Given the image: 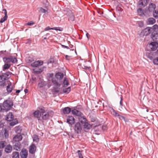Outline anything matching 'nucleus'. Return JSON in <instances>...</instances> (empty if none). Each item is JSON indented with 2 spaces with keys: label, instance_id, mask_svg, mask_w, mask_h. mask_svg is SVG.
Here are the masks:
<instances>
[{
  "label": "nucleus",
  "instance_id": "nucleus-37",
  "mask_svg": "<svg viewBox=\"0 0 158 158\" xmlns=\"http://www.w3.org/2000/svg\"><path fill=\"white\" fill-rule=\"evenodd\" d=\"M45 85V83L44 81H41L38 84V87L39 88H41Z\"/></svg>",
  "mask_w": 158,
  "mask_h": 158
},
{
  "label": "nucleus",
  "instance_id": "nucleus-44",
  "mask_svg": "<svg viewBox=\"0 0 158 158\" xmlns=\"http://www.w3.org/2000/svg\"><path fill=\"white\" fill-rule=\"evenodd\" d=\"M34 22H28L27 23H26L25 25H27L28 26H31L34 24Z\"/></svg>",
  "mask_w": 158,
  "mask_h": 158
},
{
  "label": "nucleus",
  "instance_id": "nucleus-57",
  "mask_svg": "<svg viewBox=\"0 0 158 158\" xmlns=\"http://www.w3.org/2000/svg\"><path fill=\"white\" fill-rule=\"evenodd\" d=\"M6 52V51H1L0 52L2 54H4V52Z\"/></svg>",
  "mask_w": 158,
  "mask_h": 158
},
{
  "label": "nucleus",
  "instance_id": "nucleus-24",
  "mask_svg": "<svg viewBox=\"0 0 158 158\" xmlns=\"http://www.w3.org/2000/svg\"><path fill=\"white\" fill-rule=\"evenodd\" d=\"M13 90L12 86L11 85V83L10 82L9 84H8V85L6 87V90L8 94L10 93Z\"/></svg>",
  "mask_w": 158,
  "mask_h": 158
},
{
  "label": "nucleus",
  "instance_id": "nucleus-47",
  "mask_svg": "<svg viewBox=\"0 0 158 158\" xmlns=\"http://www.w3.org/2000/svg\"><path fill=\"white\" fill-rule=\"evenodd\" d=\"M82 68L83 69H89L90 67H89L85 65H83V66L82 67Z\"/></svg>",
  "mask_w": 158,
  "mask_h": 158
},
{
  "label": "nucleus",
  "instance_id": "nucleus-46",
  "mask_svg": "<svg viewBox=\"0 0 158 158\" xmlns=\"http://www.w3.org/2000/svg\"><path fill=\"white\" fill-rule=\"evenodd\" d=\"M118 117L121 120H125V118L122 115H119L118 116Z\"/></svg>",
  "mask_w": 158,
  "mask_h": 158
},
{
  "label": "nucleus",
  "instance_id": "nucleus-4",
  "mask_svg": "<svg viewBox=\"0 0 158 158\" xmlns=\"http://www.w3.org/2000/svg\"><path fill=\"white\" fill-rule=\"evenodd\" d=\"M11 73L9 72H6L0 75V86L4 87L6 84V81L8 80L10 77Z\"/></svg>",
  "mask_w": 158,
  "mask_h": 158
},
{
  "label": "nucleus",
  "instance_id": "nucleus-28",
  "mask_svg": "<svg viewBox=\"0 0 158 158\" xmlns=\"http://www.w3.org/2000/svg\"><path fill=\"white\" fill-rule=\"evenodd\" d=\"M39 11L40 12H41L43 13H48V9L46 8V9H44L42 7H40L39 8Z\"/></svg>",
  "mask_w": 158,
  "mask_h": 158
},
{
  "label": "nucleus",
  "instance_id": "nucleus-39",
  "mask_svg": "<svg viewBox=\"0 0 158 158\" xmlns=\"http://www.w3.org/2000/svg\"><path fill=\"white\" fill-rule=\"evenodd\" d=\"M112 110L113 111V115L115 117H118L119 114L113 109H112Z\"/></svg>",
  "mask_w": 158,
  "mask_h": 158
},
{
  "label": "nucleus",
  "instance_id": "nucleus-49",
  "mask_svg": "<svg viewBox=\"0 0 158 158\" xmlns=\"http://www.w3.org/2000/svg\"><path fill=\"white\" fill-rule=\"evenodd\" d=\"M27 60L29 62H31L33 60L32 58L30 57H28L27 59Z\"/></svg>",
  "mask_w": 158,
  "mask_h": 158
},
{
  "label": "nucleus",
  "instance_id": "nucleus-54",
  "mask_svg": "<svg viewBox=\"0 0 158 158\" xmlns=\"http://www.w3.org/2000/svg\"><path fill=\"white\" fill-rule=\"evenodd\" d=\"M2 110H5L4 108L3 107V106H0V111H2Z\"/></svg>",
  "mask_w": 158,
  "mask_h": 158
},
{
  "label": "nucleus",
  "instance_id": "nucleus-1",
  "mask_svg": "<svg viewBox=\"0 0 158 158\" xmlns=\"http://www.w3.org/2000/svg\"><path fill=\"white\" fill-rule=\"evenodd\" d=\"M64 76L63 73L59 72L56 74L55 77L52 78V82L55 85L53 88V92L56 93H58L59 92L60 87L62 84Z\"/></svg>",
  "mask_w": 158,
  "mask_h": 158
},
{
  "label": "nucleus",
  "instance_id": "nucleus-60",
  "mask_svg": "<svg viewBox=\"0 0 158 158\" xmlns=\"http://www.w3.org/2000/svg\"><path fill=\"white\" fill-rule=\"evenodd\" d=\"M2 150H0V157L2 156Z\"/></svg>",
  "mask_w": 158,
  "mask_h": 158
},
{
  "label": "nucleus",
  "instance_id": "nucleus-58",
  "mask_svg": "<svg viewBox=\"0 0 158 158\" xmlns=\"http://www.w3.org/2000/svg\"><path fill=\"white\" fill-rule=\"evenodd\" d=\"M24 91L25 93H27L28 92V90L27 89H25L24 90Z\"/></svg>",
  "mask_w": 158,
  "mask_h": 158
},
{
  "label": "nucleus",
  "instance_id": "nucleus-8",
  "mask_svg": "<svg viewBox=\"0 0 158 158\" xmlns=\"http://www.w3.org/2000/svg\"><path fill=\"white\" fill-rule=\"evenodd\" d=\"M150 0H139L138 2L139 6L140 7H144L147 6Z\"/></svg>",
  "mask_w": 158,
  "mask_h": 158
},
{
  "label": "nucleus",
  "instance_id": "nucleus-23",
  "mask_svg": "<svg viewBox=\"0 0 158 158\" xmlns=\"http://www.w3.org/2000/svg\"><path fill=\"white\" fill-rule=\"evenodd\" d=\"M12 149V147L10 145H8L6 147L5 151L7 153L10 152Z\"/></svg>",
  "mask_w": 158,
  "mask_h": 158
},
{
  "label": "nucleus",
  "instance_id": "nucleus-34",
  "mask_svg": "<svg viewBox=\"0 0 158 158\" xmlns=\"http://www.w3.org/2000/svg\"><path fill=\"white\" fill-rule=\"evenodd\" d=\"M39 113H40V110L35 111L34 113V117L37 118L40 117L41 115H40Z\"/></svg>",
  "mask_w": 158,
  "mask_h": 158
},
{
  "label": "nucleus",
  "instance_id": "nucleus-59",
  "mask_svg": "<svg viewBox=\"0 0 158 158\" xmlns=\"http://www.w3.org/2000/svg\"><path fill=\"white\" fill-rule=\"evenodd\" d=\"M21 90H17L16 91V93H19L20 91Z\"/></svg>",
  "mask_w": 158,
  "mask_h": 158
},
{
  "label": "nucleus",
  "instance_id": "nucleus-21",
  "mask_svg": "<svg viewBox=\"0 0 158 158\" xmlns=\"http://www.w3.org/2000/svg\"><path fill=\"white\" fill-rule=\"evenodd\" d=\"M63 87H66L68 86L69 84V82L67 78L64 77L63 80Z\"/></svg>",
  "mask_w": 158,
  "mask_h": 158
},
{
  "label": "nucleus",
  "instance_id": "nucleus-2",
  "mask_svg": "<svg viewBox=\"0 0 158 158\" xmlns=\"http://www.w3.org/2000/svg\"><path fill=\"white\" fill-rule=\"evenodd\" d=\"M156 5L152 3H150L148 6L143 10L142 8H139L137 10V13L138 15L141 16H145L147 17L150 15L156 8Z\"/></svg>",
  "mask_w": 158,
  "mask_h": 158
},
{
  "label": "nucleus",
  "instance_id": "nucleus-31",
  "mask_svg": "<svg viewBox=\"0 0 158 158\" xmlns=\"http://www.w3.org/2000/svg\"><path fill=\"white\" fill-rule=\"evenodd\" d=\"M19 154L18 152H14L12 154L13 158H19Z\"/></svg>",
  "mask_w": 158,
  "mask_h": 158
},
{
  "label": "nucleus",
  "instance_id": "nucleus-30",
  "mask_svg": "<svg viewBox=\"0 0 158 158\" xmlns=\"http://www.w3.org/2000/svg\"><path fill=\"white\" fill-rule=\"evenodd\" d=\"M3 60L5 63L10 64V59L8 58V57H4L3 58Z\"/></svg>",
  "mask_w": 158,
  "mask_h": 158
},
{
  "label": "nucleus",
  "instance_id": "nucleus-61",
  "mask_svg": "<svg viewBox=\"0 0 158 158\" xmlns=\"http://www.w3.org/2000/svg\"><path fill=\"white\" fill-rule=\"evenodd\" d=\"M118 9V11H119V10H121V8L120 7H118V8H117V9Z\"/></svg>",
  "mask_w": 158,
  "mask_h": 158
},
{
  "label": "nucleus",
  "instance_id": "nucleus-35",
  "mask_svg": "<svg viewBox=\"0 0 158 158\" xmlns=\"http://www.w3.org/2000/svg\"><path fill=\"white\" fill-rule=\"evenodd\" d=\"M33 140L34 142H37L39 141V138L38 135H35L33 137Z\"/></svg>",
  "mask_w": 158,
  "mask_h": 158
},
{
  "label": "nucleus",
  "instance_id": "nucleus-11",
  "mask_svg": "<svg viewBox=\"0 0 158 158\" xmlns=\"http://www.w3.org/2000/svg\"><path fill=\"white\" fill-rule=\"evenodd\" d=\"M151 38L152 40L157 42L158 41V33L156 31H153L151 35Z\"/></svg>",
  "mask_w": 158,
  "mask_h": 158
},
{
  "label": "nucleus",
  "instance_id": "nucleus-25",
  "mask_svg": "<svg viewBox=\"0 0 158 158\" xmlns=\"http://www.w3.org/2000/svg\"><path fill=\"white\" fill-rule=\"evenodd\" d=\"M72 111L71 109L69 107H66L64 108L63 110V112L64 114H68Z\"/></svg>",
  "mask_w": 158,
  "mask_h": 158
},
{
  "label": "nucleus",
  "instance_id": "nucleus-22",
  "mask_svg": "<svg viewBox=\"0 0 158 158\" xmlns=\"http://www.w3.org/2000/svg\"><path fill=\"white\" fill-rule=\"evenodd\" d=\"M27 152L25 150L22 151L20 155L21 156L22 158H27Z\"/></svg>",
  "mask_w": 158,
  "mask_h": 158
},
{
  "label": "nucleus",
  "instance_id": "nucleus-29",
  "mask_svg": "<svg viewBox=\"0 0 158 158\" xmlns=\"http://www.w3.org/2000/svg\"><path fill=\"white\" fill-rule=\"evenodd\" d=\"M11 64H8L5 63V64L3 67V70H5L8 69L11 66Z\"/></svg>",
  "mask_w": 158,
  "mask_h": 158
},
{
  "label": "nucleus",
  "instance_id": "nucleus-64",
  "mask_svg": "<svg viewBox=\"0 0 158 158\" xmlns=\"http://www.w3.org/2000/svg\"><path fill=\"white\" fill-rule=\"evenodd\" d=\"M141 23L142 25H143V23L141 22Z\"/></svg>",
  "mask_w": 158,
  "mask_h": 158
},
{
  "label": "nucleus",
  "instance_id": "nucleus-12",
  "mask_svg": "<svg viewBox=\"0 0 158 158\" xmlns=\"http://www.w3.org/2000/svg\"><path fill=\"white\" fill-rule=\"evenodd\" d=\"M2 11L3 12H4L3 13L5 14V16L3 17L2 18L0 19V23H3L5 22L7 20L8 18L7 12L6 11V9H3Z\"/></svg>",
  "mask_w": 158,
  "mask_h": 158
},
{
  "label": "nucleus",
  "instance_id": "nucleus-6",
  "mask_svg": "<svg viewBox=\"0 0 158 158\" xmlns=\"http://www.w3.org/2000/svg\"><path fill=\"white\" fill-rule=\"evenodd\" d=\"M3 107L6 111L9 110L13 106L12 102L10 100H7L3 103Z\"/></svg>",
  "mask_w": 158,
  "mask_h": 158
},
{
  "label": "nucleus",
  "instance_id": "nucleus-20",
  "mask_svg": "<svg viewBox=\"0 0 158 158\" xmlns=\"http://www.w3.org/2000/svg\"><path fill=\"white\" fill-rule=\"evenodd\" d=\"M71 112L73 114L77 116H80L82 114L81 112L77 110H72Z\"/></svg>",
  "mask_w": 158,
  "mask_h": 158
},
{
  "label": "nucleus",
  "instance_id": "nucleus-27",
  "mask_svg": "<svg viewBox=\"0 0 158 158\" xmlns=\"http://www.w3.org/2000/svg\"><path fill=\"white\" fill-rule=\"evenodd\" d=\"M156 22L155 19L153 18H149L148 19L147 23L148 24H153Z\"/></svg>",
  "mask_w": 158,
  "mask_h": 158
},
{
  "label": "nucleus",
  "instance_id": "nucleus-16",
  "mask_svg": "<svg viewBox=\"0 0 158 158\" xmlns=\"http://www.w3.org/2000/svg\"><path fill=\"white\" fill-rule=\"evenodd\" d=\"M36 150V146L35 145L32 144L31 145L29 148V152L31 154L34 153Z\"/></svg>",
  "mask_w": 158,
  "mask_h": 158
},
{
  "label": "nucleus",
  "instance_id": "nucleus-3",
  "mask_svg": "<svg viewBox=\"0 0 158 158\" xmlns=\"http://www.w3.org/2000/svg\"><path fill=\"white\" fill-rule=\"evenodd\" d=\"M44 109V107H40V115L42 116V118L43 119L46 120L48 119L50 117H52L54 113L52 111H46Z\"/></svg>",
  "mask_w": 158,
  "mask_h": 158
},
{
  "label": "nucleus",
  "instance_id": "nucleus-7",
  "mask_svg": "<svg viewBox=\"0 0 158 158\" xmlns=\"http://www.w3.org/2000/svg\"><path fill=\"white\" fill-rule=\"evenodd\" d=\"M74 130L75 132L77 134H79L81 132L82 127L79 123H77L75 124L74 126Z\"/></svg>",
  "mask_w": 158,
  "mask_h": 158
},
{
  "label": "nucleus",
  "instance_id": "nucleus-53",
  "mask_svg": "<svg viewBox=\"0 0 158 158\" xmlns=\"http://www.w3.org/2000/svg\"><path fill=\"white\" fill-rule=\"evenodd\" d=\"M65 58L66 60H69V59L70 56L68 55H66L65 56Z\"/></svg>",
  "mask_w": 158,
  "mask_h": 158
},
{
  "label": "nucleus",
  "instance_id": "nucleus-38",
  "mask_svg": "<svg viewBox=\"0 0 158 158\" xmlns=\"http://www.w3.org/2000/svg\"><path fill=\"white\" fill-rule=\"evenodd\" d=\"M152 29L154 30L153 31L157 32L158 31V25L156 24L154 25Z\"/></svg>",
  "mask_w": 158,
  "mask_h": 158
},
{
  "label": "nucleus",
  "instance_id": "nucleus-50",
  "mask_svg": "<svg viewBox=\"0 0 158 158\" xmlns=\"http://www.w3.org/2000/svg\"><path fill=\"white\" fill-rule=\"evenodd\" d=\"M123 100V97H122V96H121V100L120 102V104L121 106H122L123 105V102H122Z\"/></svg>",
  "mask_w": 158,
  "mask_h": 158
},
{
  "label": "nucleus",
  "instance_id": "nucleus-9",
  "mask_svg": "<svg viewBox=\"0 0 158 158\" xmlns=\"http://www.w3.org/2000/svg\"><path fill=\"white\" fill-rule=\"evenodd\" d=\"M149 46L152 51H155L158 47V43L155 41L152 42L150 44Z\"/></svg>",
  "mask_w": 158,
  "mask_h": 158
},
{
  "label": "nucleus",
  "instance_id": "nucleus-13",
  "mask_svg": "<svg viewBox=\"0 0 158 158\" xmlns=\"http://www.w3.org/2000/svg\"><path fill=\"white\" fill-rule=\"evenodd\" d=\"M67 122L69 124L72 125L75 122V119L72 116H69L67 118Z\"/></svg>",
  "mask_w": 158,
  "mask_h": 158
},
{
  "label": "nucleus",
  "instance_id": "nucleus-18",
  "mask_svg": "<svg viewBox=\"0 0 158 158\" xmlns=\"http://www.w3.org/2000/svg\"><path fill=\"white\" fill-rule=\"evenodd\" d=\"M79 121L82 124H84L87 121L86 118L83 116H80L78 118Z\"/></svg>",
  "mask_w": 158,
  "mask_h": 158
},
{
  "label": "nucleus",
  "instance_id": "nucleus-52",
  "mask_svg": "<svg viewBox=\"0 0 158 158\" xmlns=\"http://www.w3.org/2000/svg\"><path fill=\"white\" fill-rule=\"evenodd\" d=\"M4 124L2 121H0V128L3 127Z\"/></svg>",
  "mask_w": 158,
  "mask_h": 158
},
{
  "label": "nucleus",
  "instance_id": "nucleus-32",
  "mask_svg": "<svg viewBox=\"0 0 158 158\" xmlns=\"http://www.w3.org/2000/svg\"><path fill=\"white\" fill-rule=\"evenodd\" d=\"M152 14L154 17L157 19L158 18V10H155L153 12Z\"/></svg>",
  "mask_w": 158,
  "mask_h": 158
},
{
  "label": "nucleus",
  "instance_id": "nucleus-10",
  "mask_svg": "<svg viewBox=\"0 0 158 158\" xmlns=\"http://www.w3.org/2000/svg\"><path fill=\"white\" fill-rule=\"evenodd\" d=\"M43 64V61L38 60L32 63L31 64V66L33 67H36L42 65Z\"/></svg>",
  "mask_w": 158,
  "mask_h": 158
},
{
  "label": "nucleus",
  "instance_id": "nucleus-43",
  "mask_svg": "<svg viewBox=\"0 0 158 158\" xmlns=\"http://www.w3.org/2000/svg\"><path fill=\"white\" fill-rule=\"evenodd\" d=\"M14 149H16L17 151H19L20 150V148L17 145H16L15 144L14 146Z\"/></svg>",
  "mask_w": 158,
  "mask_h": 158
},
{
  "label": "nucleus",
  "instance_id": "nucleus-45",
  "mask_svg": "<svg viewBox=\"0 0 158 158\" xmlns=\"http://www.w3.org/2000/svg\"><path fill=\"white\" fill-rule=\"evenodd\" d=\"M69 19L72 21H73L74 20V15H72L69 18Z\"/></svg>",
  "mask_w": 158,
  "mask_h": 158
},
{
  "label": "nucleus",
  "instance_id": "nucleus-40",
  "mask_svg": "<svg viewBox=\"0 0 158 158\" xmlns=\"http://www.w3.org/2000/svg\"><path fill=\"white\" fill-rule=\"evenodd\" d=\"M71 90V89L70 87H69L68 88H66L65 89L63 90V92L64 93H69Z\"/></svg>",
  "mask_w": 158,
  "mask_h": 158
},
{
  "label": "nucleus",
  "instance_id": "nucleus-26",
  "mask_svg": "<svg viewBox=\"0 0 158 158\" xmlns=\"http://www.w3.org/2000/svg\"><path fill=\"white\" fill-rule=\"evenodd\" d=\"M60 27H54L53 28H51L49 27L48 26L46 28H45L44 29V30L45 31H47L48 30H55L56 31H61L62 30L60 29Z\"/></svg>",
  "mask_w": 158,
  "mask_h": 158
},
{
  "label": "nucleus",
  "instance_id": "nucleus-17",
  "mask_svg": "<svg viewBox=\"0 0 158 158\" xmlns=\"http://www.w3.org/2000/svg\"><path fill=\"white\" fill-rule=\"evenodd\" d=\"M91 127V125L88 123L87 121L83 124V128L85 130L90 129Z\"/></svg>",
  "mask_w": 158,
  "mask_h": 158
},
{
  "label": "nucleus",
  "instance_id": "nucleus-41",
  "mask_svg": "<svg viewBox=\"0 0 158 158\" xmlns=\"http://www.w3.org/2000/svg\"><path fill=\"white\" fill-rule=\"evenodd\" d=\"M77 153L79 158H83L82 155L81 153V152L80 150H78L77 151Z\"/></svg>",
  "mask_w": 158,
  "mask_h": 158
},
{
  "label": "nucleus",
  "instance_id": "nucleus-51",
  "mask_svg": "<svg viewBox=\"0 0 158 158\" xmlns=\"http://www.w3.org/2000/svg\"><path fill=\"white\" fill-rule=\"evenodd\" d=\"M4 135H5L6 138L8 136V133L6 131V130H5V131L4 133Z\"/></svg>",
  "mask_w": 158,
  "mask_h": 158
},
{
  "label": "nucleus",
  "instance_id": "nucleus-15",
  "mask_svg": "<svg viewBox=\"0 0 158 158\" xmlns=\"http://www.w3.org/2000/svg\"><path fill=\"white\" fill-rule=\"evenodd\" d=\"M152 28L149 27L146 28L143 31V32L144 35H147L150 34L152 31Z\"/></svg>",
  "mask_w": 158,
  "mask_h": 158
},
{
  "label": "nucleus",
  "instance_id": "nucleus-63",
  "mask_svg": "<svg viewBox=\"0 0 158 158\" xmlns=\"http://www.w3.org/2000/svg\"><path fill=\"white\" fill-rule=\"evenodd\" d=\"M44 39H46L47 38L46 37H45V38H44Z\"/></svg>",
  "mask_w": 158,
  "mask_h": 158
},
{
  "label": "nucleus",
  "instance_id": "nucleus-55",
  "mask_svg": "<svg viewBox=\"0 0 158 158\" xmlns=\"http://www.w3.org/2000/svg\"><path fill=\"white\" fill-rule=\"evenodd\" d=\"M53 76V74L51 73V74H50L49 77H52V78Z\"/></svg>",
  "mask_w": 158,
  "mask_h": 158
},
{
  "label": "nucleus",
  "instance_id": "nucleus-36",
  "mask_svg": "<svg viewBox=\"0 0 158 158\" xmlns=\"http://www.w3.org/2000/svg\"><path fill=\"white\" fill-rule=\"evenodd\" d=\"M15 130L16 132H19L21 130V127L19 126H16L15 128Z\"/></svg>",
  "mask_w": 158,
  "mask_h": 158
},
{
  "label": "nucleus",
  "instance_id": "nucleus-14",
  "mask_svg": "<svg viewBox=\"0 0 158 158\" xmlns=\"http://www.w3.org/2000/svg\"><path fill=\"white\" fill-rule=\"evenodd\" d=\"M22 136L20 134H18L15 135L13 139V140L15 142H19L22 140Z\"/></svg>",
  "mask_w": 158,
  "mask_h": 158
},
{
  "label": "nucleus",
  "instance_id": "nucleus-42",
  "mask_svg": "<svg viewBox=\"0 0 158 158\" xmlns=\"http://www.w3.org/2000/svg\"><path fill=\"white\" fill-rule=\"evenodd\" d=\"M153 62L155 64L158 65V57L153 60Z\"/></svg>",
  "mask_w": 158,
  "mask_h": 158
},
{
  "label": "nucleus",
  "instance_id": "nucleus-56",
  "mask_svg": "<svg viewBox=\"0 0 158 158\" xmlns=\"http://www.w3.org/2000/svg\"><path fill=\"white\" fill-rule=\"evenodd\" d=\"M86 35V36L88 38V39L89 40V36H90L89 34V33H87Z\"/></svg>",
  "mask_w": 158,
  "mask_h": 158
},
{
  "label": "nucleus",
  "instance_id": "nucleus-5",
  "mask_svg": "<svg viewBox=\"0 0 158 158\" xmlns=\"http://www.w3.org/2000/svg\"><path fill=\"white\" fill-rule=\"evenodd\" d=\"M6 119L9 122H11L10 123V126H13L18 123V121L16 119L14 120V116L12 113H9L6 116Z\"/></svg>",
  "mask_w": 158,
  "mask_h": 158
},
{
  "label": "nucleus",
  "instance_id": "nucleus-48",
  "mask_svg": "<svg viewBox=\"0 0 158 158\" xmlns=\"http://www.w3.org/2000/svg\"><path fill=\"white\" fill-rule=\"evenodd\" d=\"M61 46L62 47L64 48H66V49H70L69 47H68V46H66L62 45V44H61Z\"/></svg>",
  "mask_w": 158,
  "mask_h": 158
},
{
  "label": "nucleus",
  "instance_id": "nucleus-62",
  "mask_svg": "<svg viewBox=\"0 0 158 158\" xmlns=\"http://www.w3.org/2000/svg\"><path fill=\"white\" fill-rule=\"evenodd\" d=\"M156 53L158 54V49L156 51Z\"/></svg>",
  "mask_w": 158,
  "mask_h": 158
},
{
  "label": "nucleus",
  "instance_id": "nucleus-19",
  "mask_svg": "<svg viewBox=\"0 0 158 158\" xmlns=\"http://www.w3.org/2000/svg\"><path fill=\"white\" fill-rule=\"evenodd\" d=\"M8 57L10 59V61L11 63H15L17 62V60L16 57L12 56H10Z\"/></svg>",
  "mask_w": 158,
  "mask_h": 158
},
{
  "label": "nucleus",
  "instance_id": "nucleus-33",
  "mask_svg": "<svg viewBox=\"0 0 158 158\" xmlns=\"http://www.w3.org/2000/svg\"><path fill=\"white\" fill-rule=\"evenodd\" d=\"M6 143L4 141L0 142V148H3L6 146Z\"/></svg>",
  "mask_w": 158,
  "mask_h": 158
}]
</instances>
